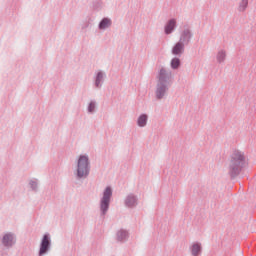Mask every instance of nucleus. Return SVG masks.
I'll return each mask as SVG.
<instances>
[{"mask_svg": "<svg viewBox=\"0 0 256 256\" xmlns=\"http://www.w3.org/2000/svg\"><path fill=\"white\" fill-rule=\"evenodd\" d=\"M78 177H87L89 175V156L80 155L77 161Z\"/></svg>", "mask_w": 256, "mask_h": 256, "instance_id": "nucleus-1", "label": "nucleus"}, {"mask_svg": "<svg viewBox=\"0 0 256 256\" xmlns=\"http://www.w3.org/2000/svg\"><path fill=\"white\" fill-rule=\"evenodd\" d=\"M165 91H167V73L164 69H161L158 75L156 97H158V99H162L165 95Z\"/></svg>", "mask_w": 256, "mask_h": 256, "instance_id": "nucleus-2", "label": "nucleus"}, {"mask_svg": "<svg viewBox=\"0 0 256 256\" xmlns=\"http://www.w3.org/2000/svg\"><path fill=\"white\" fill-rule=\"evenodd\" d=\"M243 161L244 157L243 154H241L240 152H236L232 155V158L229 163L232 175H235L237 171H239L241 167H243Z\"/></svg>", "mask_w": 256, "mask_h": 256, "instance_id": "nucleus-3", "label": "nucleus"}, {"mask_svg": "<svg viewBox=\"0 0 256 256\" xmlns=\"http://www.w3.org/2000/svg\"><path fill=\"white\" fill-rule=\"evenodd\" d=\"M111 195H113L111 187H107L104 191L101 201V210L104 214L107 213V209H109V201L111 199Z\"/></svg>", "mask_w": 256, "mask_h": 256, "instance_id": "nucleus-4", "label": "nucleus"}, {"mask_svg": "<svg viewBox=\"0 0 256 256\" xmlns=\"http://www.w3.org/2000/svg\"><path fill=\"white\" fill-rule=\"evenodd\" d=\"M49 245H51V241L49 240V235L46 234L42 239L39 255H45L49 249Z\"/></svg>", "mask_w": 256, "mask_h": 256, "instance_id": "nucleus-5", "label": "nucleus"}, {"mask_svg": "<svg viewBox=\"0 0 256 256\" xmlns=\"http://www.w3.org/2000/svg\"><path fill=\"white\" fill-rule=\"evenodd\" d=\"M14 242L15 241H14V238H13V234H5L3 239H2V243L6 247H11V245H13Z\"/></svg>", "mask_w": 256, "mask_h": 256, "instance_id": "nucleus-6", "label": "nucleus"}, {"mask_svg": "<svg viewBox=\"0 0 256 256\" xmlns=\"http://www.w3.org/2000/svg\"><path fill=\"white\" fill-rule=\"evenodd\" d=\"M183 49H184L183 43L178 42V43L173 47L172 53H173V55H179V54L183 53Z\"/></svg>", "mask_w": 256, "mask_h": 256, "instance_id": "nucleus-7", "label": "nucleus"}, {"mask_svg": "<svg viewBox=\"0 0 256 256\" xmlns=\"http://www.w3.org/2000/svg\"><path fill=\"white\" fill-rule=\"evenodd\" d=\"M176 23H177V22H175L174 19H172V20H170V21L168 22V24H167L166 27H165V33H166L167 35H169L170 33H172L173 29H175Z\"/></svg>", "mask_w": 256, "mask_h": 256, "instance_id": "nucleus-8", "label": "nucleus"}, {"mask_svg": "<svg viewBox=\"0 0 256 256\" xmlns=\"http://www.w3.org/2000/svg\"><path fill=\"white\" fill-rule=\"evenodd\" d=\"M191 251L193 256H198L199 253H201V244L194 243L191 247Z\"/></svg>", "mask_w": 256, "mask_h": 256, "instance_id": "nucleus-9", "label": "nucleus"}, {"mask_svg": "<svg viewBox=\"0 0 256 256\" xmlns=\"http://www.w3.org/2000/svg\"><path fill=\"white\" fill-rule=\"evenodd\" d=\"M100 29H107V27H111V20L109 18H104L99 25Z\"/></svg>", "mask_w": 256, "mask_h": 256, "instance_id": "nucleus-10", "label": "nucleus"}, {"mask_svg": "<svg viewBox=\"0 0 256 256\" xmlns=\"http://www.w3.org/2000/svg\"><path fill=\"white\" fill-rule=\"evenodd\" d=\"M139 127H145L147 125V115L143 114L138 118Z\"/></svg>", "mask_w": 256, "mask_h": 256, "instance_id": "nucleus-11", "label": "nucleus"}, {"mask_svg": "<svg viewBox=\"0 0 256 256\" xmlns=\"http://www.w3.org/2000/svg\"><path fill=\"white\" fill-rule=\"evenodd\" d=\"M225 57H227V54L225 53V51L223 50L219 51L217 54L218 63H223V61H225Z\"/></svg>", "mask_w": 256, "mask_h": 256, "instance_id": "nucleus-12", "label": "nucleus"}, {"mask_svg": "<svg viewBox=\"0 0 256 256\" xmlns=\"http://www.w3.org/2000/svg\"><path fill=\"white\" fill-rule=\"evenodd\" d=\"M247 5H249V0H241L239 10L245 11V9H247Z\"/></svg>", "mask_w": 256, "mask_h": 256, "instance_id": "nucleus-13", "label": "nucleus"}, {"mask_svg": "<svg viewBox=\"0 0 256 256\" xmlns=\"http://www.w3.org/2000/svg\"><path fill=\"white\" fill-rule=\"evenodd\" d=\"M135 197L134 196H129L126 200V205H128V207H133V205H135Z\"/></svg>", "mask_w": 256, "mask_h": 256, "instance_id": "nucleus-14", "label": "nucleus"}, {"mask_svg": "<svg viewBox=\"0 0 256 256\" xmlns=\"http://www.w3.org/2000/svg\"><path fill=\"white\" fill-rule=\"evenodd\" d=\"M181 64L179 58H174L172 59V62H171V67L172 69H177V67H179V65Z\"/></svg>", "mask_w": 256, "mask_h": 256, "instance_id": "nucleus-15", "label": "nucleus"}, {"mask_svg": "<svg viewBox=\"0 0 256 256\" xmlns=\"http://www.w3.org/2000/svg\"><path fill=\"white\" fill-rule=\"evenodd\" d=\"M125 237H127V232L126 231H120V232H118V239L120 240V241H123V239H125Z\"/></svg>", "mask_w": 256, "mask_h": 256, "instance_id": "nucleus-16", "label": "nucleus"}, {"mask_svg": "<svg viewBox=\"0 0 256 256\" xmlns=\"http://www.w3.org/2000/svg\"><path fill=\"white\" fill-rule=\"evenodd\" d=\"M102 79H103V73L99 72L96 78V87H99V84L101 83Z\"/></svg>", "mask_w": 256, "mask_h": 256, "instance_id": "nucleus-17", "label": "nucleus"}, {"mask_svg": "<svg viewBox=\"0 0 256 256\" xmlns=\"http://www.w3.org/2000/svg\"><path fill=\"white\" fill-rule=\"evenodd\" d=\"M89 113H93L95 111V103L91 102L88 107Z\"/></svg>", "mask_w": 256, "mask_h": 256, "instance_id": "nucleus-18", "label": "nucleus"}, {"mask_svg": "<svg viewBox=\"0 0 256 256\" xmlns=\"http://www.w3.org/2000/svg\"><path fill=\"white\" fill-rule=\"evenodd\" d=\"M31 185H32L33 189H35V187H37V182L32 181V182H31Z\"/></svg>", "mask_w": 256, "mask_h": 256, "instance_id": "nucleus-19", "label": "nucleus"}, {"mask_svg": "<svg viewBox=\"0 0 256 256\" xmlns=\"http://www.w3.org/2000/svg\"><path fill=\"white\" fill-rule=\"evenodd\" d=\"M186 37H189V32H186Z\"/></svg>", "mask_w": 256, "mask_h": 256, "instance_id": "nucleus-20", "label": "nucleus"}, {"mask_svg": "<svg viewBox=\"0 0 256 256\" xmlns=\"http://www.w3.org/2000/svg\"><path fill=\"white\" fill-rule=\"evenodd\" d=\"M181 41H185V38H184V37H182V38H181Z\"/></svg>", "mask_w": 256, "mask_h": 256, "instance_id": "nucleus-21", "label": "nucleus"}]
</instances>
